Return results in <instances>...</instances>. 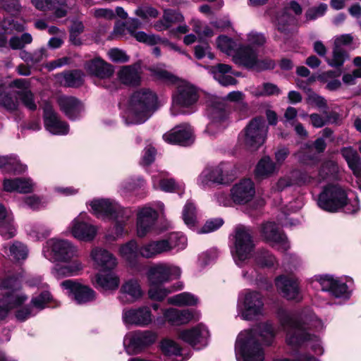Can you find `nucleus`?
<instances>
[{
	"instance_id": "1",
	"label": "nucleus",
	"mask_w": 361,
	"mask_h": 361,
	"mask_svg": "<svg viewBox=\"0 0 361 361\" xmlns=\"http://www.w3.org/2000/svg\"><path fill=\"white\" fill-rule=\"evenodd\" d=\"M276 317L281 327L286 332V342L293 349L310 348L315 355L324 353L319 336L310 334L307 330L317 332L323 331L325 325L310 307L295 312L279 308Z\"/></svg>"
},
{
	"instance_id": "2",
	"label": "nucleus",
	"mask_w": 361,
	"mask_h": 361,
	"mask_svg": "<svg viewBox=\"0 0 361 361\" xmlns=\"http://www.w3.org/2000/svg\"><path fill=\"white\" fill-rule=\"evenodd\" d=\"M90 206L97 218L114 222L112 232L106 235L107 240H116L128 234L126 226L133 216L130 208L123 207L111 199H94Z\"/></svg>"
},
{
	"instance_id": "3",
	"label": "nucleus",
	"mask_w": 361,
	"mask_h": 361,
	"mask_svg": "<svg viewBox=\"0 0 361 361\" xmlns=\"http://www.w3.org/2000/svg\"><path fill=\"white\" fill-rule=\"evenodd\" d=\"M317 204L322 209L331 213L343 212L347 214H355L360 209L357 197L348 198L347 190L338 184H329L320 192Z\"/></svg>"
},
{
	"instance_id": "4",
	"label": "nucleus",
	"mask_w": 361,
	"mask_h": 361,
	"mask_svg": "<svg viewBox=\"0 0 361 361\" xmlns=\"http://www.w3.org/2000/svg\"><path fill=\"white\" fill-rule=\"evenodd\" d=\"M158 109L157 97L148 89L135 92L129 106L123 115L126 125H139L147 121Z\"/></svg>"
},
{
	"instance_id": "5",
	"label": "nucleus",
	"mask_w": 361,
	"mask_h": 361,
	"mask_svg": "<svg viewBox=\"0 0 361 361\" xmlns=\"http://www.w3.org/2000/svg\"><path fill=\"white\" fill-rule=\"evenodd\" d=\"M0 322L6 318L8 312L19 307L27 296L20 290V284L15 276L0 279Z\"/></svg>"
},
{
	"instance_id": "6",
	"label": "nucleus",
	"mask_w": 361,
	"mask_h": 361,
	"mask_svg": "<svg viewBox=\"0 0 361 361\" xmlns=\"http://www.w3.org/2000/svg\"><path fill=\"white\" fill-rule=\"evenodd\" d=\"M312 283H317L323 292L329 296L347 300L351 297L353 290V280L349 276L338 277L331 274L315 275Z\"/></svg>"
},
{
	"instance_id": "7",
	"label": "nucleus",
	"mask_w": 361,
	"mask_h": 361,
	"mask_svg": "<svg viewBox=\"0 0 361 361\" xmlns=\"http://www.w3.org/2000/svg\"><path fill=\"white\" fill-rule=\"evenodd\" d=\"M237 361H264V350L252 330L241 331L235 341Z\"/></svg>"
},
{
	"instance_id": "8",
	"label": "nucleus",
	"mask_w": 361,
	"mask_h": 361,
	"mask_svg": "<svg viewBox=\"0 0 361 361\" xmlns=\"http://www.w3.org/2000/svg\"><path fill=\"white\" fill-rule=\"evenodd\" d=\"M231 252L235 264L240 267L252 255L255 246L253 236L249 228L238 225L235 228Z\"/></svg>"
},
{
	"instance_id": "9",
	"label": "nucleus",
	"mask_w": 361,
	"mask_h": 361,
	"mask_svg": "<svg viewBox=\"0 0 361 361\" xmlns=\"http://www.w3.org/2000/svg\"><path fill=\"white\" fill-rule=\"evenodd\" d=\"M263 295L258 291L246 289L238 298V315L243 320L252 321L264 313Z\"/></svg>"
},
{
	"instance_id": "10",
	"label": "nucleus",
	"mask_w": 361,
	"mask_h": 361,
	"mask_svg": "<svg viewBox=\"0 0 361 361\" xmlns=\"http://www.w3.org/2000/svg\"><path fill=\"white\" fill-rule=\"evenodd\" d=\"M171 114H190L195 111V105L198 100V94L196 88L188 83L181 82L173 94Z\"/></svg>"
},
{
	"instance_id": "11",
	"label": "nucleus",
	"mask_w": 361,
	"mask_h": 361,
	"mask_svg": "<svg viewBox=\"0 0 361 361\" xmlns=\"http://www.w3.org/2000/svg\"><path fill=\"white\" fill-rule=\"evenodd\" d=\"M236 177L234 166L228 162H221L219 165L206 168L197 179L198 185L205 188L211 183L228 185Z\"/></svg>"
},
{
	"instance_id": "12",
	"label": "nucleus",
	"mask_w": 361,
	"mask_h": 361,
	"mask_svg": "<svg viewBox=\"0 0 361 361\" xmlns=\"http://www.w3.org/2000/svg\"><path fill=\"white\" fill-rule=\"evenodd\" d=\"M207 115L210 120L204 130L209 136H215L225 130L228 124V111L224 100L214 97L207 108Z\"/></svg>"
},
{
	"instance_id": "13",
	"label": "nucleus",
	"mask_w": 361,
	"mask_h": 361,
	"mask_svg": "<svg viewBox=\"0 0 361 361\" xmlns=\"http://www.w3.org/2000/svg\"><path fill=\"white\" fill-rule=\"evenodd\" d=\"M77 254V247L68 240L51 238L42 249L43 256L52 262H69Z\"/></svg>"
},
{
	"instance_id": "14",
	"label": "nucleus",
	"mask_w": 361,
	"mask_h": 361,
	"mask_svg": "<svg viewBox=\"0 0 361 361\" xmlns=\"http://www.w3.org/2000/svg\"><path fill=\"white\" fill-rule=\"evenodd\" d=\"M158 334L152 330H137L128 333L123 338V346L129 355L137 354L154 344Z\"/></svg>"
},
{
	"instance_id": "15",
	"label": "nucleus",
	"mask_w": 361,
	"mask_h": 361,
	"mask_svg": "<svg viewBox=\"0 0 361 361\" xmlns=\"http://www.w3.org/2000/svg\"><path fill=\"white\" fill-rule=\"evenodd\" d=\"M268 127L262 117L252 119L245 128L243 136L244 144L250 148L258 149L265 141Z\"/></svg>"
},
{
	"instance_id": "16",
	"label": "nucleus",
	"mask_w": 361,
	"mask_h": 361,
	"mask_svg": "<svg viewBox=\"0 0 361 361\" xmlns=\"http://www.w3.org/2000/svg\"><path fill=\"white\" fill-rule=\"evenodd\" d=\"M158 212L149 206L138 208L136 214V235L142 238L156 229Z\"/></svg>"
},
{
	"instance_id": "17",
	"label": "nucleus",
	"mask_w": 361,
	"mask_h": 361,
	"mask_svg": "<svg viewBox=\"0 0 361 361\" xmlns=\"http://www.w3.org/2000/svg\"><path fill=\"white\" fill-rule=\"evenodd\" d=\"M68 229L71 235L76 239L90 242L97 235L98 228L90 222L86 213H80L71 223Z\"/></svg>"
},
{
	"instance_id": "18",
	"label": "nucleus",
	"mask_w": 361,
	"mask_h": 361,
	"mask_svg": "<svg viewBox=\"0 0 361 361\" xmlns=\"http://www.w3.org/2000/svg\"><path fill=\"white\" fill-rule=\"evenodd\" d=\"M61 286L68 297L78 305L92 302L96 298V293L91 288L75 280H65Z\"/></svg>"
},
{
	"instance_id": "19",
	"label": "nucleus",
	"mask_w": 361,
	"mask_h": 361,
	"mask_svg": "<svg viewBox=\"0 0 361 361\" xmlns=\"http://www.w3.org/2000/svg\"><path fill=\"white\" fill-rule=\"evenodd\" d=\"M180 267L169 263L159 262L150 267L148 279L150 284H164L180 276Z\"/></svg>"
},
{
	"instance_id": "20",
	"label": "nucleus",
	"mask_w": 361,
	"mask_h": 361,
	"mask_svg": "<svg viewBox=\"0 0 361 361\" xmlns=\"http://www.w3.org/2000/svg\"><path fill=\"white\" fill-rule=\"evenodd\" d=\"M178 337L194 349L201 350L208 345L209 332L205 325L199 324L190 329L181 331Z\"/></svg>"
},
{
	"instance_id": "21",
	"label": "nucleus",
	"mask_w": 361,
	"mask_h": 361,
	"mask_svg": "<svg viewBox=\"0 0 361 361\" xmlns=\"http://www.w3.org/2000/svg\"><path fill=\"white\" fill-rule=\"evenodd\" d=\"M123 322L126 325L147 326L153 321L152 311L149 307L124 309L122 314Z\"/></svg>"
},
{
	"instance_id": "22",
	"label": "nucleus",
	"mask_w": 361,
	"mask_h": 361,
	"mask_svg": "<svg viewBox=\"0 0 361 361\" xmlns=\"http://www.w3.org/2000/svg\"><path fill=\"white\" fill-rule=\"evenodd\" d=\"M278 291L288 300L300 301L302 295L298 279L293 276L280 275L275 279Z\"/></svg>"
},
{
	"instance_id": "23",
	"label": "nucleus",
	"mask_w": 361,
	"mask_h": 361,
	"mask_svg": "<svg viewBox=\"0 0 361 361\" xmlns=\"http://www.w3.org/2000/svg\"><path fill=\"white\" fill-rule=\"evenodd\" d=\"M44 123L47 130L53 135H65L69 132L68 124L61 119L59 116L53 109V107L46 104L43 109Z\"/></svg>"
},
{
	"instance_id": "24",
	"label": "nucleus",
	"mask_w": 361,
	"mask_h": 361,
	"mask_svg": "<svg viewBox=\"0 0 361 361\" xmlns=\"http://www.w3.org/2000/svg\"><path fill=\"white\" fill-rule=\"evenodd\" d=\"M261 233L265 240L271 246L281 251H286L289 243L286 236L282 233L278 225L274 222H267L262 226Z\"/></svg>"
},
{
	"instance_id": "25",
	"label": "nucleus",
	"mask_w": 361,
	"mask_h": 361,
	"mask_svg": "<svg viewBox=\"0 0 361 361\" xmlns=\"http://www.w3.org/2000/svg\"><path fill=\"white\" fill-rule=\"evenodd\" d=\"M153 188L159 189L166 192H177L181 195L185 190L183 182L176 181L174 178H169V173L165 171H157L152 176Z\"/></svg>"
},
{
	"instance_id": "26",
	"label": "nucleus",
	"mask_w": 361,
	"mask_h": 361,
	"mask_svg": "<svg viewBox=\"0 0 361 361\" xmlns=\"http://www.w3.org/2000/svg\"><path fill=\"white\" fill-rule=\"evenodd\" d=\"M163 139L169 144L188 146L194 142L193 130L189 124L183 123L164 134Z\"/></svg>"
},
{
	"instance_id": "27",
	"label": "nucleus",
	"mask_w": 361,
	"mask_h": 361,
	"mask_svg": "<svg viewBox=\"0 0 361 361\" xmlns=\"http://www.w3.org/2000/svg\"><path fill=\"white\" fill-rule=\"evenodd\" d=\"M255 195V187L250 178L241 180L233 186L231 195L233 201L238 204H244L251 201Z\"/></svg>"
},
{
	"instance_id": "28",
	"label": "nucleus",
	"mask_w": 361,
	"mask_h": 361,
	"mask_svg": "<svg viewBox=\"0 0 361 361\" xmlns=\"http://www.w3.org/2000/svg\"><path fill=\"white\" fill-rule=\"evenodd\" d=\"M58 104L61 111L66 116L71 120L80 119L84 111L82 103L77 98L72 96L61 95L58 97Z\"/></svg>"
},
{
	"instance_id": "29",
	"label": "nucleus",
	"mask_w": 361,
	"mask_h": 361,
	"mask_svg": "<svg viewBox=\"0 0 361 361\" xmlns=\"http://www.w3.org/2000/svg\"><path fill=\"white\" fill-rule=\"evenodd\" d=\"M341 154L355 176L356 185L361 191V157L359 153L352 147H345L341 149Z\"/></svg>"
},
{
	"instance_id": "30",
	"label": "nucleus",
	"mask_w": 361,
	"mask_h": 361,
	"mask_svg": "<svg viewBox=\"0 0 361 361\" xmlns=\"http://www.w3.org/2000/svg\"><path fill=\"white\" fill-rule=\"evenodd\" d=\"M90 257L101 271H112L118 264L116 257L109 251L94 247L92 250Z\"/></svg>"
},
{
	"instance_id": "31",
	"label": "nucleus",
	"mask_w": 361,
	"mask_h": 361,
	"mask_svg": "<svg viewBox=\"0 0 361 361\" xmlns=\"http://www.w3.org/2000/svg\"><path fill=\"white\" fill-rule=\"evenodd\" d=\"M120 257L132 268L140 264V246L136 240H130L120 245L118 249Z\"/></svg>"
},
{
	"instance_id": "32",
	"label": "nucleus",
	"mask_w": 361,
	"mask_h": 361,
	"mask_svg": "<svg viewBox=\"0 0 361 361\" xmlns=\"http://www.w3.org/2000/svg\"><path fill=\"white\" fill-rule=\"evenodd\" d=\"M258 52L250 45L240 46L233 55V61L238 66L252 69L256 63Z\"/></svg>"
},
{
	"instance_id": "33",
	"label": "nucleus",
	"mask_w": 361,
	"mask_h": 361,
	"mask_svg": "<svg viewBox=\"0 0 361 361\" xmlns=\"http://www.w3.org/2000/svg\"><path fill=\"white\" fill-rule=\"evenodd\" d=\"M68 0H31L36 9L41 11H53L56 18L66 16Z\"/></svg>"
},
{
	"instance_id": "34",
	"label": "nucleus",
	"mask_w": 361,
	"mask_h": 361,
	"mask_svg": "<svg viewBox=\"0 0 361 361\" xmlns=\"http://www.w3.org/2000/svg\"><path fill=\"white\" fill-rule=\"evenodd\" d=\"M85 68L89 74L102 80L109 79L114 73L113 66L99 58L87 61Z\"/></svg>"
},
{
	"instance_id": "35",
	"label": "nucleus",
	"mask_w": 361,
	"mask_h": 361,
	"mask_svg": "<svg viewBox=\"0 0 361 361\" xmlns=\"http://www.w3.org/2000/svg\"><path fill=\"white\" fill-rule=\"evenodd\" d=\"M163 316L166 322L173 326H180L188 324L195 317L194 312L190 310H178L176 308H168L163 312Z\"/></svg>"
},
{
	"instance_id": "36",
	"label": "nucleus",
	"mask_w": 361,
	"mask_h": 361,
	"mask_svg": "<svg viewBox=\"0 0 361 361\" xmlns=\"http://www.w3.org/2000/svg\"><path fill=\"white\" fill-rule=\"evenodd\" d=\"M118 78L126 85H139L141 80L140 63L122 66L118 72Z\"/></svg>"
},
{
	"instance_id": "37",
	"label": "nucleus",
	"mask_w": 361,
	"mask_h": 361,
	"mask_svg": "<svg viewBox=\"0 0 361 361\" xmlns=\"http://www.w3.org/2000/svg\"><path fill=\"white\" fill-rule=\"evenodd\" d=\"M168 245L163 239L151 240L140 245L141 257L154 259L159 255L167 252Z\"/></svg>"
},
{
	"instance_id": "38",
	"label": "nucleus",
	"mask_w": 361,
	"mask_h": 361,
	"mask_svg": "<svg viewBox=\"0 0 361 361\" xmlns=\"http://www.w3.org/2000/svg\"><path fill=\"white\" fill-rule=\"evenodd\" d=\"M159 348L164 355V361H185L187 359L183 357L181 348L173 340L163 339L160 342Z\"/></svg>"
},
{
	"instance_id": "39",
	"label": "nucleus",
	"mask_w": 361,
	"mask_h": 361,
	"mask_svg": "<svg viewBox=\"0 0 361 361\" xmlns=\"http://www.w3.org/2000/svg\"><path fill=\"white\" fill-rule=\"evenodd\" d=\"M3 186L6 192L28 193L32 191L34 183L28 178H6L4 180Z\"/></svg>"
},
{
	"instance_id": "40",
	"label": "nucleus",
	"mask_w": 361,
	"mask_h": 361,
	"mask_svg": "<svg viewBox=\"0 0 361 361\" xmlns=\"http://www.w3.org/2000/svg\"><path fill=\"white\" fill-rule=\"evenodd\" d=\"M214 78L223 86L234 85L237 80L233 76L226 75L231 71V66L224 63H218L216 66L207 68Z\"/></svg>"
},
{
	"instance_id": "41",
	"label": "nucleus",
	"mask_w": 361,
	"mask_h": 361,
	"mask_svg": "<svg viewBox=\"0 0 361 361\" xmlns=\"http://www.w3.org/2000/svg\"><path fill=\"white\" fill-rule=\"evenodd\" d=\"M83 269L82 262L78 259L70 261V263L61 265L56 264L51 269L52 275L59 279L64 277L76 276Z\"/></svg>"
},
{
	"instance_id": "42",
	"label": "nucleus",
	"mask_w": 361,
	"mask_h": 361,
	"mask_svg": "<svg viewBox=\"0 0 361 361\" xmlns=\"http://www.w3.org/2000/svg\"><path fill=\"white\" fill-rule=\"evenodd\" d=\"M25 230L28 237L33 241H39L51 235V228L46 224L35 221L28 223L25 226Z\"/></svg>"
},
{
	"instance_id": "43",
	"label": "nucleus",
	"mask_w": 361,
	"mask_h": 361,
	"mask_svg": "<svg viewBox=\"0 0 361 361\" xmlns=\"http://www.w3.org/2000/svg\"><path fill=\"white\" fill-rule=\"evenodd\" d=\"M119 282L118 277L111 271H108L106 274L98 273L94 277L96 288L102 291L116 290Z\"/></svg>"
},
{
	"instance_id": "44",
	"label": "nucleus",
	"mask_w": 361,
	"mask_h": 361,
	"mask_svg": "<svg viewBox=\"0 0 361 361\" xmlns=\"http://www.w3.org/2000/svg\"><path fill=\"white\" fill-rule=\"evenodd\" d=\"M0 169L5 173H21L27 170V166L22 164L17 156L11 154L0 156Z\"/></svg>"
},
{
	"instance_id": "45",
	"label": "nucleus",
	"mask_w": 361,
	"mask_h": 361,
	"mask_svg": "<svg viewBox=\"0 0 361 361\" xmlns=\"http://www.w3.org/2000/svg\"><path fill=\"white\" fill-rule=\"evenodd\" d=\"M16 229L13 224V217L6 207L0 204V235L4 239H10L16 235Z\"/></svg>"
},
{
	"instance_id": "46",
	"label": "nucleus",
	"mask_w": 361,
	"mask_h": 361,
	"mask_svg": "<svg viewBox=\"0 0 361 361\" xmlns=\"http://www.w3.org/2000/svg\"><path fill=\"white\" fill-rule=\"evenodd\" d=\"M279 168L276 163L268 156L263 157L256 165L255 169V178L262 180L267 178L274 174Z\"/></svg>"
},
{
	"instance_id": "47",
	"label": "nucleus",
	"mask_w": 361,
	"mask_h": 361,
	"mask_svg": "<svg viewBox=\"0 0 361 361\" xmlns=\"http://www.w3.org/2000/svg\"><path fill=\"white\" fill-rule=\"evenodd\" d=\"M2 251L4 255L17 262L25 260L27 257L29 252L27 247L19 241H14L11 245H4Z\"/></svg>"
},
{
	"instance_id": "48",
	"label": "nucleus",
	"mask_w": 361,
	"mask_h": 361,
	"mask_svg": "<svg viewBox=\"0 0 361 361\" xmlns=\"http://www.w3.org/2000/svg\"><path fill=\"white\" fill-rule=\"evenodd\" d=\"M256 331L264 345H271L274 343L278 330L271 321L260 322L256 327Z\"/></svg>"
},
{
	"instance_id": "49",
	"label": "nucleus",
	"mask_w": 361,
	"mask_h": 361,
	"mask_svg": "<svg viewBox=\"0 0 361 361\" xmlns=\"http://www.w3.org/2000/svg\"><path fill=\"white\" fill-rule=\"evenodd\" d=\"M119 300L122 302H126L128 300L127 296L130 298V302H133L140 298L142 295V290L138 282L135 280H129L126 282L121 288Z\"/></svg>"
},
{
	"instance_id": "50",
	"label": "nucleus",
	"mask_w": 361,
	"mask_h": 361,
	"mask_svg": "<svg viewBox=\"0 0 361 361\" xmlns=\"http://www.w3.org/2000/svg\"><path fill=\"white\" fill-rule=\"evenodd\" d=\"M0 106L11 113L18 108V102L13 92L5 85H0Z\"/></svg>"
},
{
	"instance_id": "51",
	"label": "nucleus",
	"mask_w": 361,
	"mask_h": 361,
	"mask_svg": "<svg viewBox=\"0 0 361 361\" xmlns=\"http://www.w3.org/2000/svg\"><path fill=\"white\" fill-rule=\"evenodd\" d=\"M292 173L295 185L318 186L321 183L318 176L312 175L307 171L295 169L292 171Z\"/></svg>"
},
{
	"instance_id": "52",
	"label": "nucleus",
	"mask_w": 361,
	"mask_h": 361,
	"mask_svg": "<svg viewBox=\"0 0 361 361\" xmlns=\"http://www.w3.org/2000/svg\"><path fill=\"white\" fill-rule=\"evenodd\" d=\"M183 287V284H178L176 286L165 287L163 284H150L148 291L149 298L154 300L161 301L169 294L173 291L180 290Z\"/></svg>"
},
{
	"instance_id": "53",
	"label": "nucleus",
	"mask_w": 361,
	"mask_h": 361,
	"mask_svg": "<svg viewBox=\"0 0 361 361\" xmlns=\"http://www.w3.org/2000/svg\"><path fill=\"white\" fill-rule=\"evenodd\" d=\"M58 81L66 87H78L82 82V74L80 71H72L57 75Z\"/></svg>"
},
{
	"instance_id": "54",
	"label": "nucleus",
	"mask_w": 361,
	"mask_h": 361,
	"mask_svg": "<svg viewBox=\"0 0 361 361\" xmlns=\"http://www.w3.org/2000/svg\"><path fill=\"white\" fill-rule=\"evenodd\" d=\"M243 277L247 279L250 283H253L258 286L260 289L269 290L272 288V282L267 277L258 273L255 269H252L250 272L244 271Z\"/></svg>"
},
{
	"instance_id": "55",
	"label": "nucleus",
	"mask_w": 361,
	"mask_h": 361,
	"mask_svg": "<svg viewBox=\"0 0 361 361\" xmlns=\"http://www.w3.org/2000/svg\"><path fill=\"white\" fill-rule=\"evenodd\" d=\"M168 245L166 251L170 252L174 249L177 252L184 250L187 246V238L186 236L180 232L172 233L169 235L166 238H163Z\"/></svg>"
},
{
	"instance_id": "56",
	"label": "nucleus",
	"mask_w": 361,
	"mask_h": 361,
	"mask_svg": "<svg viewBox=\"0 0 361 361\" xmlns=\"http://www.w3.org/2000/svg\"><path fill=\"white\" fill-rule=\"evenodd\" d=\"M182 217L185 224L190 229H195L197 224V209L192 200H188L185 203Z\"/></svg>"
},
{
	"instance_id": "57",
	"label": "nucleus",
	"mask_w": 361,
	"mask_h": 361,
	"mask_svg": "<svg viewBox=\"0 0 361 361\" xmlns=\"http://www.w3.org/2000/svg\"><path fill=\"white\" fill-rule=\"evenodd\" d=\"M168 302L177 306H193L198 302V298L195 295L183 292L168 298Z\"/></svg>"
},
{
	"instance_id": "58",
	"label": "nucleus",
	"mask_w": 361,
	"mask_h": 361,
	"mask_svg": "<svg viewBox=\"0 0 361 361\" xmlns=\"http://www.w3.org/2000/svg\"><path fill=\"white\" fill-rule=\"evenodd\" d=\"M149 70L153 77L164 82L173 84L178 80L176 76L165 69V66L163 64L152 66Z\"/></svg>"
},
{
	"instance_id": "59",
	"label": "nucleus",
	"mask_w": 361,
	"mask_h": 361,
	"mask_svg": "<svg viewBox=\"0 0 361 361\" xmlns=\"http://www.w3.org/2000/svg\"><path fill=\"white\" fill-rule=\"evenodd\" d=\"M0 19L1 17L0 16ZM25 29L22 23L15 22L11 17L6 18L3 15V19L0 20V35H11L13 31L22 32Z\"/></svg>"
},
{
	"instance_id": "60",
	"label": "nucleus",
	"mask_w": 361,
	"mask_h": 361,
	"mask_svg": "<svg viewBox=\"0 0 361 361\" xmlns=\"http://www.w3.org/2000/svg\"><path fill=\"white\" fill-rule=\"evenodd\" d=\"M145 185L146 182L141 176L130 177L121 183L119 190L121 193L126 194L143 188Z\"/></svg>"
},
{
	"instance_id": "61",
	"label": "nucleus",
	"mask_w": 361,
	"mask_h": 361,
	"mask_svg": "<svg viewBox=\"0 0 361 361\" xmlns=\"http://www.w3.org/2000/svg\"><path fill=\"white\" fill-rule=\"evenodd\" d=\"M339 171L338 164L333 160L324 161L318 172V178L321 179V183L329 178H334L337 176Z\"/></svg>"
},
{
	"instance_id": "62",
	"label": "nucleus",
	"mask_w": 361,
	"mask_h": 361,
	"mask_svg": "<svg viewBox=\"0 0 361 361\" xmlns=\"http://www.w3.org/2000/svg\"><path fill=\"white\" fill-rule=\"evenodd\" d=\"M252 94L257 97L279 95L281 94V90L274 83L264 82L262 85L254 87Z\"/></svg>"
},
{
	"instance_id": "63",
	"label": "nucleus",
	"mask_w": 361,
	"mask_h": 361,
	"mask_svg": "<svg viewBox=\"0 0 361 361\" xmlns=\"http://www.w3.org/2000/svg\"><path fill=\"white\" fill-rule=\"evenodd\" d=\"M15 94L18 97L19 100L27 109L32 111L37 109V105L35 95L30 89L16 91Z\"/></svg>"
},
{
	"instance_id": "64",
	"label": "nucleus",
	"mask_w": 361,
	"mask_h": 361,
	"mask_svg": "<svg viewBox=\"0 0 361 361\" xmlns=\"http://www.w3.org/2000/svg\"><path fill=\"white\" fill-rule=\"evenodd\" d=\"M53 298L49 291H43L39 295L33 297L30 302V305L37 312L45 307H50L49 304Z\"/></svg>"
}]
</instances>
